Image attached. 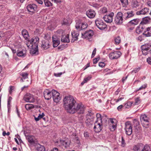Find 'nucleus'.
<instances>
[{
  "label": "nucleus",
  "instance_id": "f257e3e1",
  "mask_svg": "<svg viewBox=\"0 0 151 151\" xmlns=\"http://www.w3.org/2000/svg\"><path fill=\"white\" fill-rule=\"evenodd\" d=\"M64 107L65 109L70 114H74L77 112L79 114H83L84 111L83 105L81 104H78L71 96H67L63 99Z\"/></svg>",
  "mask_w": 151,
  "mask_h": 151
},
{
  "label": "nucleus",
  "instance_id": "f03ea898",
  "mask_svg": "<svg viewBox=\"0 0 151 151\" xmlns=\"http://www.w3.org/2000/svg\"><path fill=\"white\" fill-rule=\"evenodd\" d=\"M140 119L142 126L147 128L149 124L150 119L146 114H143L140 116Z\"/></svg>",
  "mask_w": 151,
  "mask_h": 151
},
{
  "label": "nucleus",
  "instance_id": "7ed1b4c3",
  "mask_svg": "<svg viewBox=\"0 0 151 151\" xmlns=\"http://www.w3.org/2000/svg\"><path fill=\"white\" fill-rule=\"evenodd\" d=\"M125 127L124 130L125 133L128 135H130L132 132V125L131 122L130 121L126 122L125 124Z\"/></svg>",
  "mask_w": 151,
  "mask_h": 151
},
{
  "label": "nucleus",
  "instance_id": "20e7f679",
  "mask_svg": "<svg viewBox=\"0 0 151 151\" xmlns=\"http://www.w3.org/2000/svg\"><path fill=\"white\" fill-rule=\"evenodd\" d=\"M123 14L121 12H118L115 18V23L118 25L121 24L123 22Z\"/></svg>",
  "mask_w": 151,
  "mask_h": 151
},
{
  "label": "nucleus",
  "instance_id": "39448f33",
  "mask_svg": "<svg viewBox=\"0 0 151 151\" xmlns=\"http://www.w3.org/2000/svg\"><path fill=\"white\" fill-rule=\"evenodd\" d=\"M23 99L26 102L29 103L34 102L35 101L33 95L29 93H27L24 95Z\"/></svg>",
  "mask_w": 151,
  "mask_h": 151
},
{
  "label": "nucleus",
  "instance_id": "423d86ee",
  "mask_svg": "<svg viewBox=\"0 0 151 151\" xmlns=\"http://www.w3.org/2000/svg\"><path fill=\"white\" fill-rule=\"evenodd\" d=\"M52 98L54 102L58 103L61 100L60 93L55 90H52Z\"/></svg>",
  "mask_w": 151,
  "mask_h": 151
},
{
  "label": "nucleus",
  "instance_id": "0eeeda50",
  "mask_svg": "<svg viewBox=\"0 0 151 151\" xmlns=\"http://www.w3.org/2000/svg\"><path fill=\"white\" fill-rule=\"evenodd\" d=\"M93 129L96 132L98 133L100 132L102 129V122L95 121L94 123Z\"/></svg>",
  "mask_w": 151,
  "mask_h": 151
},
{
  "label": "nucleus",
  "instance_id": "6e6552de",
  "mask_svg": "<svg viewBox=\"0 0 151 151\" xmlns=\"http://www.w3.org/2000/svg\"><path fill=\"white\" fill-rule=\"evenodd\" d=\"M121 53L119 51H114L111 52L109 55L110 59H116L119 58L121 55Z\"/></svg>",
  "mask_w": 151,
  "mask_h": 151
},
{
  "label": "nucleus",
  "instance_id": "1a4fd4ad",
  "mask_svg": "<svg viewBox=\"0 0 151 151\" xmlns=\"http://www.w3.org/2000/svg\"><path fill=\"white\" fill-rule=\"evenodd\" d=\"M88 27L87 23L86 22H76V27L78 30L84 29Z\"/></svg>",
  "mask_w": 151,
  "mask_h": 151
},
{
  "label": "nucleus",
  "instance_id": "9d476101",
  "mask_svg": "<svg viewBox=\"0 0 151 151\" xmlns=\"http://www.w3.org/2000/svg\"><path fill=\"white\" fill-rule=\"evenodd\" d=\"M93 32L91 30L86 31L84 33H82V37L87 39L91 38L93 36Z\"/></svg>",
  "mask_w": 151,
  "mask_h": 151
},
{
  "label": "nucleus",
  "instance_id": "9b49d317",
  "mask_svg": "<svg viewBox=\"0 0 151 151\" xmlns=\"http://www.w3.org/2000/svg\"><path fill=\"white\" fill-rule=\"evenodd\" d=\"M95 24L97 27L101 30L104 29L107 27L106 25L101 20H96Z\"/></svg>",
  "mask_w": 151,
  "mask_h": 151
},
{
  "label": "nucleus",
  "instance_id": "f8f14e48",
  "mask_svg": "<svg viewBox=\"0 0 151 151\" xmlns=\"http://www.w3.org/2000/svg\"><path fill=\"white\" fill-rule=\"evenodd\" d=\"M27 9L28 11L31 12L30 14H32L37 9V6L35 4H30L27 6Z\"/></svg>",
  "mask_w": 151,
  "mask_h": 151
},
{
  "label": "nucleus",
  "instance_id": "ddd939ff",
  "mask_svg": "<svg viewBox=\"0 0 151 151\" xmlns=\"http://www.w3.org/2000/svg\"><path fill=\"white\" fill-rule=\"evenodd\" d=\"M44 96L45 99L49 100L52 97V91L48 89H45L43 92Z\"/></svg>",
  "mask_w": 151,
  "mask_h": 151
},
{
  "label": "nucleus",
  "instance_id": "4468645a",
  "mask_svg": "<svg viewBox=\"0 0 151 151\" xmlns=\"http://www.w3.org/2000/svg\"><path fill=\"white\" fill-rule=\"evenodd\" d=\"M114 15L113 12L111 13L108 15L105 16L103 18L104 21L107 23H110L112 21L113 17Z\"/></svg>",
  "mask_w": 151,
  "mask_h": 151
},
{
  "label": "nucleus",
  "instance_id": "2eb2a0df",
  "mask_svg": "<svg viewBox=\"0 0 151 151\" xmlns=\"http://www.w3.org/2000/svg\"><path fill=\"white\" fill-rule=\"evenodd\" d=\"M71 35L72 36V39L71 40V42H74L75 41L78 40V37L79 35V33L78 31H73L72 32Z\"/></svg>",
  "mask_w": 151,
  "mask_h": 151
},
{
  "label": "nucleus",
  "instance_id": "dca6fc26",
  "mask_svg": "<svg viewBox=\"0 0 151 151\" xmlns=\"http://www.w3.org/2000/svg\"><path fill=\"white\" fill-rule=\"evenodd\" d=\"M86 14L89 18H92L95 16L96 13L93 10L89 9L86 12Z\"/></svg>",
  "mask_w": 151,
  "mask_h": 151
},
{
  "label": "nucleus",
  "instance_id": "f3484780",
  "mask_svg": "<svg viewBox=\"0 0 151 151\" xmlns=\"http://www.w3.org/2000/svg\"><path fill=\"white\" fill-rule=\"evenodd\" d=\"M42 48L44 50H46L50 47V45L48 41H43L42 42L41 45Z\"/></svg>",
  "mask_w": 151,
  "mask_h": 151
},
{
  "label": "nucleus",
  "instance_id": "a211bd4d",
  "mask_svg": "<svg viewBox=\"0 0 151 151\" xmlns=\"http://www.w3.org/2000/svg\"><path fill=\"white\" fill-rule=\"evenodd\" d=\"M27 52L26 50H23L17 51V55L19 57L24 58L26 56Z\"/></svg>",
  "mask_w": 151,
  "mask_h": 151
},
{
  "label": "nucleus",
  "instance_id": "6ab92c4d",
  "mask_svg": "<svg viewBox=\"0 0 151 151\" xmlns=\"http://www.w3.org/2000/svg\"><path fill=\"white\" fill-rule=\"evenodd\" d=\"M142 34L147 37L151 36V27L147 28Z\"/></svg>",
  "mask_w": 151,
  "mask_h": 151
},
{
  "label": "nucleus",
  "instance_id": "aec40b11",
  "mask_svg": "<svg viewBox=\"0 0 151 151\" xmlns=\"http://www.w3.org/2000/svg\"><path fill=\"white\" fill-rule=\"evenodd\" d=\"M142 24L140 23L139 25L137 28L136 32L137 33L139 34L141 33L144 30L145 27L142 25Z\"/></svg>",
  "mask_w": 151,
  "mask_h": 151
},
{
  "label": "nucleus",
  "instance_id": "412c9836",
  "mask_svg": "<svg viewBox=\"0 0 151 151\" xmlns=\"http://www.w3.org/2000/svg\"><path fill=\"white\" fill-rule=\"evenodd\" d=\"M149 9L147 8H144L141 10L138 11L136 14L137 15L145 14L149 12Z\"/></svg>",
  "mask_w": 151,
  "mask_h": 151
},
{
  "label": "nucleus",
  "instance_id": "4be33fe9",
  "mask_svg": "<svg viewBox=\"0 0 151 151\" xmlns=\"http://www.w3.org/2000/svg\"><path fill=\"white\" fill-rule=\"evenodd\" d=\"M61 41L63 42H68L70 41L69 35H63L61 38Z\"/></svg>",
  "mask_w": 151,
  "mask_h": 151
},
{
  "label": "nucleus",
  "instance_id": "5701e85b",
  "mask_svg": "<svg viewBox=\"0 0 151 151\" xmlns=\"http://www.w3.org/2000/svg\"><path fill=\"white\" fill-rule=\"evenodd\" d=\"M134 15L133 12L132 11L128 12L124 14V16H126L125 19H127L129 18H131L133 17Z\"/></svg>",
  "mask_w": 151,
  "mask_h": 151
},
{
  "label": "nucleus",
  "instance_id": "b1692460",
  "mask_svg": "<svg viewBox=\"0 0 151 151\" xmlns=\"http://www.w3.org/2000/svg\"><path fill=\"white\" fill-rule=\"evenodd\" d=\"M22 35L24 39L26 40H27L29 37L28 33L27 31L25 29H23L22 32Z\"/></svg>",
  "mask_w": 151,
  "mask_h": 151
},
{
  "label": "nucleus",
  "instance_id": "393cba45",
  "mask_svg": "<svg viewBox=\"0 0 151 151\" xmlns=\"http://www.w3.org/2000/svg\"><path fill=\"white\" fill-rule=\"evenodd\" d=\"M151 45L150 44H146L144 45H143L141 46V49L143 50H145L148 51L151 48Z\"/></svg>",
  "mask_w": 151,
  "mask_h": 151
},
{
  "label": "nucleus",
  "instance_id": "a878e982",
  "mask_svg": "<svg viewBox=\"0 0 151 151\" xmlns=\"http://www.w3.org/2000/svg\"><path fill=\"white\" fill-rule=\"evenodd\" d=\"M133 104V101H127L124 104L123 107L125 109H128L131 107Z\"/></svg>",
  "mask_w": 151,
  "mask_h": 151
},
{
  "label": "nucleus",
  "instance_id": "bb28decb",
  "mask_svg": "<svg viewBox=\"0 0 151 151\" xmlns=\"http://www.w3.org/2000/svg\"><path fill=\"white\" fill-rule=\"evenodd\" d=\"M150 20V18L149 17H145L143 19V20L140 22L141 24H145L148 23Z\"/></svg>",
  "mask_w": 151,
  "mask_h": 151
},
{
  "label": "nucleus",
  "instance_id": "cd10ccee",
  "mask_svg": "<svg viewBox=\"0 0 151 151\" xmlns=\"http://www.w3.org/2000/svg\"><path fill=\"white\" fill-rule=\"evenodd\" d=\"M36 150L37 151H45V149L44 146L38 144L37 146Z\"/></svg>",
  "mask_w": 151,
  "mask_h": 151
},
{
  "label": "nucleus",
  "instance_id": "c85d7f7f",
  "mask_svg": "<svg viewBox=\"0 0 151 151\" xmlns=\"http://www.w3.org/2000/svg\"><path fill=\"white\" fill-rule=\"evenodd\" d=\"M139 22V19H136L131 20L129 23L132 25H136L138 24Z\"/></svg>",
  "mask_w": 151,
  "mask_h": 151
},
{
  "label": "nucleus",
  "instance_id": "c756f323",
  "mask_svg": "<svg viewBox=\"0 0 151 151\" xmlns=\"http://www.w3.org/2000/svg\"><path fill=\"white\" fill-rule=\"evenodd\" d=\"M27 139L28 142L30 143H35V139L34 136H29L28 137Z\"/></svg>",
  "mask_w": 151,
  "mask_h": 151
},
{
  "label": "nucleus",
  "instance_id": "7c9ffc66",
  "mask_svg": "<svg viewBox=\"0 0 151 151\" xmlns=\"http://www.w3.org/2000/svg\"><path fill=\"white\" fill-rule=\"evenodd\" d=\"M28 74L26 73H22L20 74V75L22 76L21 78V81L22 82L24 81V80L27 79L28 78Z\"/></svg>",
  "mask_w": 151,
  "mask_h": 151
},
{
  "label": "nucleus",
  "instance_id": "2f4dec72",
  "mask_svg": "<svg viewBox=\"0 0 151 151\" xmlns=\"http://www.w3.org/2000/svg\"><path fill=\"white\" fill-rule=\"evenodd\" d=\"M139 4L137 0H133L132 3V5L133 7L136 8L139 6Z\"/></svg>",
  "mask_w": 151,
  "mask_h": 151
},
{
  "label": "nucleus",
  "instance_id": "473e14b6",
  "mask_svg": "<svg viewBox=\"0 0 151 151\" xmlns=\"http://www.w3.org/2000/svg\"><path fill=\"white\" fill-rule=\"evenodd\" d=\"M30 53L32 55L37 54L38 53V48H32L30 50Z\"/></svg>",
  "mask_w": 151,
  "mask_h": 151
},
{
  "label": "nucleus",
  "instance_id": "72a5a7b5",
  "mask_svg": "<svg viewBox=\"0 0 151 151\" xmlns=\"http://www.w3.org/2000/svg\"><path fill=\"white\" fill-rule=\"evenodd\" d=\"M140 145H137L133 146L132 148L133 151H139L140 150Z\"/></svg>",
  "mask_w": 151,
  "mask_h": 151
},
{
  "label": "nucleus",
  "instance_id": "f704fd0d",
  "mask_svg": "<svg viewBox=\"0 0 151 151\" xmlns=\"http://www.w3.org/2000/svg\"><path fill=\"white\" fill-rule=\"evenodd\" d=\"M63 145L64 147L68 149L69 147V142L68 141H64L63 142Z\"/></svg>",
  "mask_w": 151,
  "mask_h": 151
},
{
  "label": "nucleus",
  "instance_id": "c9c22d12",
  "mask_svg": "<svg viewBox=\"0 0 151 151\" xmlns=\"http://www.w3.org/2000/svg\"><path fill=\"white\" fill-rule=\"evenodd\" d=\"M39 38L37 37H34L31 39V42L33 43H39Z\"/></svg>",
  "mask_w": 151,
  "mask_h": 151
},
{
  "label": "nucleus",
  "instance_id": "e433bc0d",
  "mask_svg": "<svg viewBox=\"0 0 151 151\" xmlns=\"http://www.w3.org/2000/svg\"><path fill=\"white\" fill-rule=\"evenodd\" d=\"M45 116V114L43 113H42L41 114H40L37 117H35V120L37 122L40 119L43 118Z\"/></svg>",
  "mask_w": 151,
  "mask_h": 151
},
{
  "label": "nucleus",
  "instance_id": "4c0bfd02",
  "mask_svg": "<svg viewBox=\"0 0 151 151\" xmlns=\"http://www.w3.org/2000/svg\"><path fill=\"white\" fill-rule=\"evenodd\" d=\"M87 119L86 121V123L88 124H92L94 119L86 118Z\"/></svg>",
  "mask_w": 151,
  "mask_h": 151
},
{
  "label": "nucleus",
  "instance_id": "58836bf2",
  "mask_svg": "<svg viewBox=\"0 0 151 151\" xmlns=\"http://www.w3.org/2000/svg\"><path fill=\"white\" fill-rule=\"evenodd\" d=\"M26 40L27 41L25 42V43L27 47L29 48L30 47H31L32 45V42H31V40H29L28 39L27 40Z\"/></svg>",
  "mask_w": 151,
  "mask_h": 151
},
{
  "label": "nucleus",
  "instance_id": "ea45409f",
  "mask_svg": "<svg viewBox=\"0 0 151 151\" xmlns=\"http://www.w3.org/2000/svg\"><path fill=\"white\" fill-rule=\"evenodd\" d=\"M141 151H151V150L150 147L149 145H145Z\"/></svg>",
  "mask_w": 151,
  "mask_h": 151
},
{
  "label": "nucleus",
  "instance_id": "a19ab883",
  "mask_svg": "<svg viewBox=\"0 0 151 151\" xmlns=\"http://www.w3.org/2000/svg\"><path fill=\"white\" fill-rule=\"evenodd\" d=\"M96 116L97 118V120L96 121L97 122H102V118L101 117V115L97 113L96 114Z\"/></svg>",
  "mask_w": 151,
  "mask_h": 151
},
{
  "label": "nucleus",
  "instance_id": "79ce46f5",
  "mask_svg": "<svg viewBox=\"0 0 151 151\" xmlns=\"http://www.w3.org/2000/svg\"><path fill=\"white\" fill-rule=\"evenodd\" d=\"M141 100L139 97H138L135 99V103L133 104L134 105H138L141 102Z\"/></svg>",
  "mask_w": 151,
  "mask_h": 151
},
{
  "label": "nucleus",
  "instance_id": "37998d69",
  "mask_svg": "<svg viewBox=\"0 0 151 151\" xmlns=\"http://www.w3.org/2000/svg\"><path fill=\"white\" fill-rule=\"evenodd\" d=\"M116 124L109 125V128L111 131H113L116 128Z\"/></svg>",
  "mask_w": 151,
  "mask_h": 151
},
{
  "label": "nucleus",
  "instance_id": "c03bdc74",
  "mask_svg": "<svg viewBox=\"0 0 151 151\" xmlns=\"http://www.w3.org/2000/svg\"><path fill=\"white\" fill-rule=\"evenodd\" d=\"M26 109L28 110H30L33 108V106L32 104H27L25 105V106Z\"/></svg>",
  "mask_w": 151,
  "mask_h": 151
},
{
  "label": "nucleus",
  "instance_id": "a18cd8bd",
  "mask_svg": "<svg viewBox=\"0 0 151 151\" xmlns=\"http://www.w3.org/2000/svg\"><path fill=\"white\" fill-rule=\"evenodd\" d=\"M94 114L91 112H89L88 114H87L86 116V118H91L93 119L94 118Z\"/></svg>",
  "mask_w": 151,
  "mask_h": 151
},
{
  "label": "nucleus",
  "instance_id": "49530a36",
  "mask_svg": "<svg viewBox=\"0 0 151 151\" xmlns=\"http://www.w3.org/2000/svg\"><path fill=\"white\" fill-rule=\"evenodd\" d=\"M133 124L134 127H136L139 124V122L136 119H134L133 120Z\"/></svg>",
  "mask_w": 151,
  "mask_h": 151
},
{
  "label": "nucleus",
  "instance_id": "de8ad7c7",
  "mask_svg": "<svg viewBox=\"0 0 151 151\" xmlns=\"http://www.w3.org/2000/svg\"><path fill=\"white\" fill-rule=\"evenodd\" d=\"M44 3L45 6H52V4L48 0H45Z\"/></svg>",
  "mask_w": 151,
  "mask_h": 151
},
{
  "label": "nucleus",
  "instance_id": "09e8293b",
  "mask_svg": "<svg viewBox=\"0 0 151 151\" xmlns=\"http://www.w3.org/2000/svg\"><path fill=\"white\" fill-rule=\"evenodd\" d=\"M122 5L125 6L128 4V0H120Z\"/></svg>",
  "mask_w": 151,
  "mask_h": 151
},
{
  "label": "nucleus",
  "instance_id": "8fccbe9b",
  "mask_svg": "<svg viewBox=\"0 0 151 151\" xmlns=\"http://www.w3.org/2000/svg\"><path fill=\"white\" fill-rule=\"evenodd\" d=\"M53 47H57L60 44V41L59 40H57L56 41L53 42Z\"/></svg>",
  "mask_w": 151,
  "mask_h": 151
},
{
  "label": "nucleus",
  "instance_id": "3c124183",
  "mask_svg": "<svg viewBox=\"0 0 151 151\" xmlns=\"http://www.w3.org/2000/svg\"><path fill=\"white\" fill-rule=\"evenodd\" d=\"M121 39L120 37H118L115 39V42L116 44L118 45L120 42Z\"/></svg>",
  "mask_w": 151,
  "mask_h": 151
},
{
  "label": "nucleus",
  "instance_id": "603ef678",
  "mask_svg": "<svg viewBox=\"0 0 151 151\" xmlns=\"http://www.w3.org/2000/svg\"><path fill=\"white\" fill-rule=\"evenodd\" d=\"M38 43L36 42L35 43H32L31 47L32 48H38Z\"/></svg>",
  "mask_w": 151,
  "mask_h": 151
},
{
  "label": "nucleus",
  "instance_id": "864d4df0",
  "mask_svg": "<svg viewBox=\"0 0 151 151\" xmlns=\"http://www.w3.org/2000/svg\"><path fill=\"white\" fill-rule=\"evenodd\" d=\"M147 86V84H145L142 85L141 87H140L139 89L137 90L136 91H138L139 90H141L143 89H145Z\"/></svg>",
  "mask_w": 151,
  "mask_h": 151
},
{
  "label": "nucleus",
  "instance_id": "5fc2aeb1",
  "mask_svg": "<svg viewBox=\"0 0 151 151\" xmlns=\"http://www.w3.org/2000/svg\"><path fill=\"white\" fill-rule=\"evenodd\" d=\"M101 11V12L103 14L106 13L107 12V9L106 7H104L102 8Z\"/></svg>",
  "mask_w": 151,
  "mask_h": 151
},
{
  "label": "nucleus",
  "instance_id": "6e6d98bb",
  "mask_svg": "<svg viewBox=\"0 0 151 151\" xmlns=\"http://www.w3.org/2000/svg\"><path fill=\"white\" fill-rule=\"evenodd\" d=\"M126 143L125 140L124 139L123 137H122L121 145L123 147H124Z\"/></svg>",
  "mask_w": 151,
  "mask_h": 151
},
{
  "label": "nucleus",
  "instance_id": "4d7b16f0",
  "mask_svg": "<svg viewBox=\"0 0 151 151\" xmlns=\"http://www.w3.org/2000/svg\"><path fill=\"white\" fill-rule=\"evenodd\" d=\"M12 99V97H9V99H8V108H9V107L10 106L11 101Z\"/></svg>",
  "mask_w": 151,
  "mask_h": 151
},
{
  "label": "nucleus",
  "instance_id": "13d9d810",
  "mask_svg": "<svg viewBox=\"0 0 151 151\" xmlns=\"http://www.w3.org/2000/svg\"><path fill=\"white\" fill-rule=\"evenodd\" d=\"M140 69V68L139 67H138V68H135L134 70H133L132 71V73H137L138 71H139V70Z\"/></svg>",
  "mask_w": 151,
  "mask_h": 151
},
{
  "label": "nucleus",
  "instance_id": "bf43d9fd",
  "mask_svg": "<svg viewBox=\"0 0 151 151\" xmlns=\"http://www.w3.org/2000/svg\"><path fill=\"white\" fill-rule=\"evenodd\" d=\"M116 121L115 119H110V124H116V123L114 122V121Z\"/></svg>",
  "mask_w": 151,
  "mask_h": 151
},
{
  "label": "nucleus",
  "instance_id": "052dcab7",
  "mask_svg": "<svg viewBox=\"0 0 151 151\" xmlns=\"http://www.w3.org/2000/svg\"><path fill=\"white\" fill-rule=\"evenodd\" d=\"M92 77L91 76H88L86 78H84V82H87L88 81H89L91 79Z\"/></svg>",
  "mask_w": 151,
  "mask_h": 151
},
{
  "label": "nucleus",
  "instance_id": "680f3d73",
  "mask_svg": "<svg viewBox=\"0 0 151 151\" xmlns=\"http://www.w3.org/2000/svg\"><path fill=\"white\" fill-rule=\"evenodd\" d=\"M142 51V54L145 55H146L147 54L148 51L145 50H143L142 49H141Z\"/></svg>",
  "mask_w": 151,
  "mask_h": 151
},
{
  "label": "nucleus",
  "instance_id": "e2e57ef3",
  "mask_svg": "<svg viewBox=\"0 0 151 151\" xmlns=\"http://www.w3.org/2000/svg\"><path fill=\"white\" fill-rule=\"evenodd\" d=\"M99 66L101 67H103L105 66V64L102 62H100L99 64Z\"/></svg>",
  "mask_w": 151,
  "mask_h": 151
},
{
  "label": "nucleus",
  "instance_id": "0e129e2a",
  "mask_svg": "<svg viewBox=\"0 0 151 151\" xmlns=\"http://www.w3.org/2000/svg\"><path fill=\"white\" fill-rule=\"evenodd\" d=\"M99 60V58L94 59L93 60V63L94 64H96L98 63V61Z\"/></svg>",
  "mask_w": 151,
  "mask_h": 151
},
{
  "label": "nucleus",
  "instance_id": "69168bd1",
  "mask_svg": "<svg viewBox=\"0 0 151 151\" xmlns=\"http://www.w3.org/2000/svg\"><path fill=\"white\" fill-rule=\"evenodd\" d=\"M62 73H54V75L56 77H59L62 74Z\"/></svg>",
  "mask_w": 151,
  "mask_h": 151
},
{
  "label": "nucleus",
  "instance_id": "338daca9",
  "mask_svg": "<svg viewBox=\"0 0 151 151\" xmlns=\"http://www.w3.org/2000/svg\"><path fill=\"white\" fill-rule=\"evenodd\" d=\"M123 105H121L119 106H118L117 108V109L119 111H121L122 110V109L123 108Z\"/></svg>",
  "mask_w": 151,
  "mask_h": 151
},
{
  "label": "nucleus",
  "instance_id": "774afa93",
  "mask_svg": "<svg viewBox=\"0 0 151 151\" xmlns=\"http://www.w3.org/2000/svg\"><path fill=\"white\" fill-rule=\"evenodd\" d=\"M147 62L149 64L151 65V58H148L147 59Z\"/></svg>",
  "mask_w": 151,
  "mask_h": 151
}]
</instances>
